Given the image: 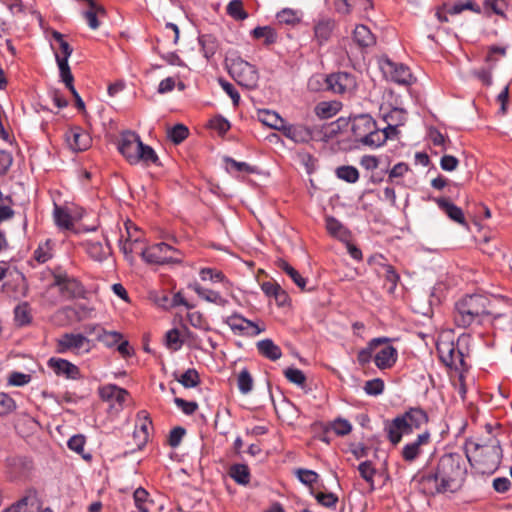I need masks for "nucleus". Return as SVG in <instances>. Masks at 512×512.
Returning <instances> with one entry per match:
<instances>
[{
    "mask_svg": "<svg viewBox=\"0 0 512 512\" xmlns=\"http://www.w3.org/2000/svg\"><path fill=\"white\" fill-rule=\"evenodd\" d=\"M389 342L387 337L373 338L368 346L358 352L357 360L360 364L364 365L371 361L373 351L381 344Z\"/></svg>",
    "mask_w": 512,
    "mask_h": 512,
    "instance_id": "obj_33",
    "label": "nucleus"
},
{
    "mask_svg": "<svg viewBox=\"0 0 512 512\" xmlns=\"http://www.w3.org/2000/svg\"><path fill=\"white\" fill-rule=\"evenodd\" d=\"M189 288L192 289L201 299L209 303H213L221 307L226 306L228 303V300L219 292L205 288L197 282L190 284Z\"/></svg>",
    "mask_w": 512,
    "mask_h": 512,
    "instance_id": "obj_22",
    "label": "nucleus"
},
{
    "mask_svg": "<svg viewBox=\"0 0 512 512\" xmlns=\"http://www.w3.org/2000/svg\"><path fill=\"white\" fill-rule=\"evenodd\" d=\"M358 471L360 476L370 485V490L373 491L376 469L372 465V462L369 460L361 462L358 466Z\"/></svg>",
    "mask_w": 512,
    "mask_h": 512,
    "instance_id": "obj_45",
    "label": "nucleus"
},
{
    "mask_svg": "<svg viewBox=\"0 0 512 512\" xmlns=\"http://www.w3.org/2000/svg\"><path fill=\"white\" fill-rule=\"evenodd\" d=\"M188 135L189 130L183 124H176L168 131V137L174 144H180Z\"/></svg>",
    "mask_w": 512,
    "mask_h": 512,
    "instance_id": "obj_51",
    "label": "nucleus"
},
{
    "mask_svg": "<svg viewBox=\"0 0 512 512\" xmlns=\"http://www.w3.org/2000/svg\"><path fill=\"white\" fill-rule=\"evenodd\" d=\"M364 391L371 396H378L384 391V381L380 378H375L366 381Z\"/></svg>",
    "mask_w": 512,
    "mask_h": 512,
    "instance_id": "obj_55",
    "label": "nucleus"
},
{
    "mask_svg": "<svg viewBox=\"0 0 512 512\" xmlns=\"http://www.w3.org/2000/svg\"><path fill=\"white\" fill-rule=\"evenodd\" d=\"M55 59L59 68V75L61 81L65 84L66 88L71 85H74V77L71 73L68 60H66L65 58H60V54L58 53H55Z\"/></svg>",
    "mask_w": 512,
    "mask_h": 512,
    "instance_id": "obj_39",
    "label": "nucleus"
},
{
    "mask_svg": "<svg viewBox=\"0 0 512 512\" xmlns=\"http://www.w3.org/2000/svg\"><path fill=\"white\" fill-rule=\"evenodd\" d=\"M351 122V131L356 141L371 148H377L386 142L387 135L380 131L370 115L354 116Z\"/></svg>",
    "mask_w": 512,
    "mask_h": 512,
    "instance_id": "obj_5",
    "label": "nucleus"
},
{
    "mask_svg": "<svg viewBox=\"0 0 512 512\" xmlns=\"http://www.w3.org/2000/svg\"><path fill=\"white\" fill-rule=\"evenodd\" d=\"M296 473L299 481L305 485L311 486L317 482L318 474L313 470L298 469Z\"/></svg>",
    "mask_w": 512,
    "mask_h": 512,
    "instance_id": "obj_61",
    "label": "nucleus"
},
{
    "mask_svg": "<svg viewBox=\"0 0 512 512\" xmlns=\"http://www.w3.org/2000/svg\"><path fill=\"white\" fill-rule=\"evenodd\" d=\"M380 68L388 79L397 84L410 85L412 83V73L409 67L402 63L386 58L381 61Z\"/></svg>",
    "mask_w": 512,
    "mask_h": 512,
    "instance_id": "obj_11",
    "label": "nucleus"
},
{
    "mask_svg": "<svg viewBox=\"0 0 512 512\" xmlns=\"http://www.w3.org/2000/svg\"><path fill=\"white\" fill-rule=\"evenodd\" d=\"M276 19L280 24H286L294 26L301 21L299 11L291 8H284L276 14Z\"/></svg>",
    "mask_w": 512,
    "mask_h": 512,
    "instance_id": "obj_42",
    "label": "nucleus"
},
{
    "mask_svg": "<svg viewBox=\"0 0 512 512\" xmlns=\"http://www.w3.org/2000/svg\"><path fill=\"white\" fill-rule=\"evenodd\" d=\"M52 38L59 44V49L62 53V55H60V58H65L66 60H68L73 52V48L67 41L64 40L63 34L58 31H53Z\"/></svg>",
    "mask_w": 512,
    "mask_h": 512,
    "instance_id": "obj_54",
    "label": "nucleus"
},
{
    "mask_svg": "<svg viewBox=\"0 0 512 512\" xmlns=\"http://www.w3.org/2000/svg\"><path fill=\"white\" fill-rule=\"evenodd\" d=\"M397 350L392 345L381 348L374 356V363L379 369L391 368L397 360Z\"/></svg>",
    "mask_w": 512,
    "mask_h": 512,
    "instance_id": "obj_23",
    "label": "nucleus"
},
{
    "mask_svg": "<svg viewBox=\"0 0 512 512\" xmlns=\"http://www.w3.org/2000/svg\"><path fill=\"white\" fill-rule=\"evenodd\" d=\"M186 434L185 428L181 426L174 427L169 434L168 443L172 448L180 445L184 435Z\"/></svg>",
    "mask_w": 512,
    "mask_h": 512,
    "instance_id": "obj_63",
    "label": "nucleus"
},
{
    "mask_svg": "<svg viewBox=\"0 0 512 512\" xmlns=\"http://www.w3.org/2000/svg\"><path fill=\"white\" fill-rule=\"evenodd\" d=\"M137 164L143 163L145 166H149L151 164L160 166V160L155 150L142 142L141 148L137 154Z\"/></svg>",
    "mask_w": 512,
    "mask_h": 512,
    "instance_id": "obj_35",
    "label": "nucleus"
},
{
    "mask_svg": "<svg viewBox=\"0 0 512 512\" xmlns=\"http://www.w3.org/2000/svg\"><path fill=\"white\" fill-rule=\"evenodd\" d=\"M332 430L338 436L348 435L352 431L351 423L341 417L328 424L327 430Z\"/></svg>",
    "mask_w": 512,
    "mask_h": 512,
    "instance_id": "obj_47",
    "label": "nucleus"
},
{
    "mask_svg": "<svg viewBox=\"0 0 512 512\" xmlns=\"http://www.w3.org/2000/svg\"><path fill=\"white\" fill-rule=\"evenodd\" d=\"M224 323L238 336L255 337L265 331L264 326L260 327L257 323L246 319L239 313L228 316Z\"/></svg>",
    "mask_w": 512,
    "mask_h": 512,
    "instance_id": "obj_9",
    "label": "nucleus"
},
{
    "mask_svg": "<svg viewBox=\"0 0 512 512\" xmlns=\"http://www.w3.org/2000/svg\"><path fill=\"white\" fill-rule=\"evenodd\" d=\"M435 202L437 203L438 207L448 216L449 219L463 227H468L464 213L460 207L456 206L448 198L445 197L436 198Z\"/></svg>",
    "mask_w": 512,
    "mask_h": 512,
    "instance_id": "obj_20",
    "label": "nucleus"
},
{
    "mask_svg": "<svg viewBox=\"0 0 512 512\" xmlns=\"http://www.w3.org/2000/svg\"><path fill=\"white\" fill-rule=\"evenodd\" d=\"M14 320L21 327L31 323V308L28 302H22L14 308Z\"/></svg>",
    "mask_w": 512,
    "mask_h": 512,
    "instance_id": "obj_37",
    "label": "nucleus"
},
{
    "mask_svg": "<svg viewBox=\"0 0 512 512\" xmlns=\"http://www.w3.org/2000/svg\"><path fill=\"white\" fill-rule=\"evenodd\" d=\"M228 474L239 485H247L250 482L251 474L246 464L231 465Z\"/></svg>",
    "mask_w": 512,
    "mask_h": 512,
    "instance_id": "obj_32",
    "label": "nucleus"
},
{
    "mask_svg": "<svg viewBox=\"0 0 512 512\" xmlns=\"http://www.w3.org/2000/svg\"><path fill=\"white\" fill-rule=\"evenodd\" d=\"M466 459L480 474H493L500 466L503 451L495 437L484 443L467 440L465 442Z\"/></svg>",
    "mask_w": 512,
    "mask_h": 512,
    "instance_id": "obj_2",
    "label": "nucleus"
},
{
    "mask_svg": "<svg viewBox=\"0 0 512 512\" xmlns=\"http://www.w3.org/2000/svg\"><path fill=\"white\" fill-rule=\"evenodd\" d=\"M505 55H506L505 47L491 46L488 49V53L485 57V61H486V63L489 64L490 68H493L499 59L498 56L504 57Z\"/></svg>",
    "mask_w": 512,
    "mask_h": 512,
    "instance_id": "obj_56",
    "label": "nucleus"
},
{
    "mask_svg": "<svg viewBox=\"0 0 512 512\" xmlns=\"http://www.w3.org/2000/svg\"><path fill=\"white\" fill-rule=\"evenodd\" d=\"M260 121L273 129L279 130L282 132L286 122L283 118L279 116L276 112L264 110L260 113Z\"/></svg>",
    "mask_w": 512,
    "mask_h": 512,
    "instance_id": "obj_38",
    "label": "nucleus"
},
{
    "mask_svg": "<svg viewBox=\"0 0 512 512\" xmlns=\"http://www.w3.org/2000/svg\"><path fill=\"white\" fill-rule=\"evenodd\" d=\"M256 346L259 354L271 361H276L282 357L281 348L271 339L260 340L257 342Z\"/></svg>",
    "mask_w": 512,
    "mask_h": 512,
    "instance_id": "obj_25",
    "label": "nucleus"
},
{
    "mask_svg": "<svg viewBox=\"0 0 512 512\" xmlns=\"http://www.w3.org/2000/svg\"><path fill=\"white\" fill-rule=\"evenodd\" d=\"M133 499L138 512H151L153 501L149 499V493L144 488H137L133 493Z\"/></svg>",
    "mask_w": 512,
    "mask_h": 512,
    "instance_id": "obj_36",
    "label": "nucleus"
},
{
    "mask_svg": "<svg viewBox=\"0 0 512 512\" xmlns=\"http://www.w3.org/2000/svg\"><path fill=\"white\" fill-rule=\"evenodd\" d=\"M170 252L180 254L179 250L164 242H160L141 250L140 255L147 264H180L181 258L171 257Z\"/></svg>",
    "mask_w": 512,
    "mask_h": 512,
    "instance_id": "obj_8",
    "label": "nucleus"
},
{
    "mask_svg": "<svg viewBox=\"0 0 512 512\" xmlns=\"http://www.w3.org/2000/svg\"><path fill=\"white\" fill-rule=\"evenodd\" d=\"M225 65L229 75L241 86L247 89L257 87L259 73L256 67L237 55L227 56Z\"/></svg>",
    "mask_w": 512,
    "mask_h": 512,
    "instance_id": "obj_6",
    "label": "nucleus"
},
{
    "mask_svg": "<svg viewBox=\"0 0 512 512\" xmlns=\"http://www.w3.org/2000/svg\"><path fill=\"white\" fill-rule=\"evenodd\" d=\"M443 10L450 15H457L462 13L464 10H471L475 13H480L481 8L473 1L466 0L465 2L456 3H444Z\"/></svg>",
    "mask_w": 512,
    "mask_h": 512,
    "instance_id": "obj_30",
    "label": "nucleus"
},
{
    "mask_svg": "<svg viewBox=\"0 0 512 512\" xmlns=\"http://www.w3.org/2000/svg\"><path fill=\"white\" fill-rule=\"evenodd\" d=\"M226 13L236 21H243L248 18L242 0H231L226 7Z\"/></svg>",
    "mask_w": 512,
    "mask_h": 512,
    "instance_id": "obj_41",
    "label": "nucleus"
},
{
    "mask_svg": "<svg viewBox=\"0 0 512 512\" xmlns=\"http://www.w3.org/2000/svg\"><path fill=\"white\" fill-rule=\"evenodd\" d=\"M174 403L186 415H193L198 409V404L195 401H187L176 397Z\"/></svg>",
    "mask_w": 512,
    "mask_h": 512,
    "instance_id": "obj_57",
    "label": "nucleus"
},
{
    "mask_svg": "<svg viewBox=\"0 0 512 512\" xmlns=\"http://www.w3.org/2000/svg\"><path fill=\"white\" fill-rule=\"evenodd\" d=\"M142 141L139 135L132 131H125L120 135L118 151L131 165L137 164V154L141 148Z\"/></svg>",
    "mask_w": 512,
    "mask_h": 512,
    "instance_id": "obj_12",
    "label": "nucleus"
},
{
    "mask_svg": "<svg viewBox=\"0 0 512 512\" xmlns=\"http://www.w3.org/2000/svg\"><path fill=\"white\" fill-rule=\"evenodd\" d=\"M384 120L388 124V131H395V126H401L406 121V112L401 108H393L384 116Z\"/></svg>",
    "mask_w": 512,
    "mask_h": 512,
    "instance_id": "obj_40",
    "label": "nucleus"
},
{
    "mask_svg": "<svg viewBox=\"0 0 512 512\" xmlns=\"http://www.w3.org/2000/svg\"><path fill=\"white\" fill-rule=\"evenodd\" d=\"M99 341L103 342L107 347L116 346L123 338V335L117 331H106L104 329H100V332L97 335Z\"/></svg>",
    "mask_w": 512,
    "mask_h": 512,
    "instance_id": "obj_48",
    "label": "nucleus"
},
{
    "mask_svg": "<svg viewBox=\"0 0 512 512\" xmlns=\"http://www.w3.org/2000/svg\"><path fill=\"white\" fill-rule=\"evenodd\" d=\"M325 222L326 229L331 236L341 241L347 240L350 236L348 229L336 218L329 216L326 218Z\"/></svg>",
    "mask_w": 512,
    "mask_h": 512,
    "instance_id": "obj_29",
    "label": "nucleus"
},
{
    "mask_svg": "<svg viewBox=\"0 0 512 512\" xmlns=\"http://www.w3.org/2000/svg\"><path fill=\"white\" fill-rule=\"evenodd\" d=\"M339 101H322L315 106V114L321 119H329L335 116L341 109Z\"/></svg>",
    "mask_w": 512,
    "mask_h": 512,
    "instance_id": "obj_28",
    "label": "nucleus"
},
{
    "mask_svg": "<svg viewBox=\"0 0 512 512\" xmlns=\"http://www.w3.org/2000/svg\"><path fill=\"white\" fill-rule=\"evenodd\" d=\"M175 379L185 388H194L200 384V375L194 368L186 370L180 377Z\"/></svg>",
    "mask_w": 512,
    "mask_h": 512,
    "instance_id": "obj_43",
    "label": "nucleus"
},
{
    "mask_svg": "<svg viewBox=\"0 0 512 512\" xmlns=\"http://www.w3.org/2000/svg\"><path fill=\"white\" fill-rule=\"evenodd\" d=\"M284 376L286 377V379L299 386V387H304L305 386V383H306V376L304 374V372L298 368H295V367H288L284 370Z\"/></svg>",
    "mask_w": 512,
    "mask_h": 512,
    "instance_id": "obj_49",
    "label": "nucleus"
},
{
    "mask_svg": "<svg viewBox=\"0 0 512 512\" xmlns=\"http://www.w3.org/2000/svg\"><path fill=\"white\" fill-rule=\"evenodd\" d=\"M316 500L319 504L327 508H335L338 497L334 493H323L319 492L315 495Z\"/></svg>",
    "mask_w": 512,
    "mask_h": 512,
    "instance_id": "obj_59",
    "label": "nucleus"
},
{
    "mask_svg": "<svg viewBox=\"0 0 512 512\" xmlns=\"http://www.w3.org/2000/svg\"><path fill=\"white\" fill-rule=\"evenodd\" d=\"M210 127L224 135L230 129V122L222 116H217L210 120Z\"/></svg>",
    "mask_w": 512,
    "mask_h": 512,
    "instance_id": "obj_62",
    "label": "nucleus"
},
{
    "mask_svg": "<svg viewBox=\"0 0 512 512\" xmlns=\"http://www.w3.org/2000/svg\"><path fill=\"white\" fill-rule=\"evenodd\" d=\"M56 349L58 353H88L91 349L90 340L82 334L65 333L57 340Z\"/></svg>",
    "mask_w": 512,
    "mask_h": 512,
    "instance_id": "obj_13",
    "label": "nucleus"
},
{
    "mask_svg": "<svg viewBox=\"0 0 512 512\" xmlns=\"http://www.w3.org/2000/svg\"><path fill=\"white\" fill-rule=\"evenodd\" d=\"M53 218L58 228L63 230H71L74 226L73 218L68 209L54 204Z\"/></svg>",
    "mask_w": 512,
    "mask_h": 512,
    "instance_id": "obj_27",
    "label": "nucleus"
},
{
    "mask_svg": "<svg viewBox=\"0 0 512 512\" xmlns=\"http://www.w3.org/2000/svg\"><path fill=\"white\" fill-rule=\"evenodd\" d=\"M466 458L459 453H446L437 463L436 471L421 477V485L426 493L440 494L457 492L467 476Z\"/></svg>",
    "mask_w": 512,
    "mask_h": 512,
    "instance_id": "obj_1",
    "label": "nucleus"
},
{
    "mask_svg": "<svg viewBox=\"0 0 512 512\" xmlns=\"http://www.w3.org/2000/svg\"><path fill=\"white\" fill-rule=\"evenodd\" d=\"M238 389L242 394H248L253 389V378L247 368L242 369L237 377Z\"/></svg>",
    "mask_w": 512,
    "mask_h": 512,
    "instance_id": "obj_46",
    "label": "nucleus"
},
{
    "mask_svg": "<svg viewBox=\"0 0 512 512\" xmlns=\"http://www.w3.org/2000/svg\"><path fill=\"white\" fill-rule=\"evenodd\" d=\"M31 381V376L22 372L14 371L8 377V384L12 386H24Z\"/></svg>",
    "mask_w": 512,
    "mask_h": 512,
    "instance_id": "obj_60",
    "label": "nucleus"
},
{
    "mask_svg": "<svg viewBox=\"0 0 512 512\" xmlns=\"http://www.w3.org/2000/svg\"><path fill=\"white\" fill-rule=\"evenodd\" d=\"M430 438L431 434L428 430L419 434L413 442L408 443L403 447L401 452L402 458L406 462H413L421 454V447L430 442Z\"/></svg>",
    "mask_w": 512,
    "mask_h": 512,
    "instance_id": "obj_18",
    "label": "nucleus"
},
{
    "mask_svg": "<svg viewBox=\"0 0 512 512\" xmlns=\"http://www.w3.org/2000/svg\"><path fill=\"white\" fill-rule=\"evenodd\" d=\"M490 299L482 294L466 295L455 304L454 320L457 326L467 328L481 325L492 315Z\"/></svg>",
    "mask_w": 512,
    "mask_h": 512,
    "instance_id": "obj_3",
    "label": "nucleus"
},
{
    "mask_svg": "<svg viewBox=\"0 0 512 512\" xmlns=\"http://www.w3.org/2000/svg\"><path fill=\"white\" fill-rule=\"evenodd\" d=\"M65 139L70 149L75 152L87 150L92 143L89 133L79 126L71 127L67 130Z\"/></svg>",
    "mask_w": 512,
    "mask_h": 512,
    "instance_id": "obj_15",
    "label": "nucleus"
},
{
    "mask_svg": "<svg viewBox=\"0 0 512 512\" xmlns=\"http://www.w3.org/2000/svg\"><path fill=\"white\" fill-rule=\"evenodd\" d=\"M165 344L169 349L174 351H177L182 347L183 341L180 339V332L178 329L174 328L166 332Z\"/></svg>",
    "mask_w": 512,
    "mask_h": 512,
    "instance_id": "obj_53",
    "label": "nucleus"
},
{
    "mask_svg": "<svg viewBox=\"0 0 512 512\" xmlns=\"http://www.w3.org/2000/svg\"><path fill=\"white\" fill-rule=\"evenodd\" d=\"M86 443V439L82 434H77L72 436L68 442L67 446L70 450L76 452L77 454L81 455L83 459L90 460L91 455L90 454H84V446Z\"/></svg>",
    "mask_w": 512,
    "mask_h": 512,
    "instance_id": "obj_44",
    "label": "nucleus"
},
{
    "mask_svg": "<svg viewBox=\"0 0 512 512\" xmlns=\"http://www.w3.org/2000/svg\"><path fill=\"white\" fill-rule=\"evenodd\" d=\"M336 175L339 179L348 183H355L359 179V172L353 166H340L336 169Z\"/></svg>",
    "mask_w": 512,
    "mask_h": 512,
    "instance_id": "obj_50",
    "label": "nucleus"
},
{
    "mask_svg": "<svg viewBox=\"0 0 512 512\" xmlns=\"http://www.w3.org/2000/svg\"><path fill=\"white\" fill-rule=\"evenodd\" d=\"M138 417L140 420V423L136 425L135 430L138 432H142L145 435L149 436V428L152 426V421L148 417V414L146 411H140L138 413Z\"/></svg>",
    "mask_w": 512,
    "mask_h": 512,
    "instance_id": "obj_64",
    "label": "nucleus"
},
{
    "mask_svg": "<svg viewBox=\"0 0 512 512\" xmlns=\"http://www.w3.org/2000/svg\"><path fill=\"white\" fill-rule=\"evenodd\" d=\"M428 421L429 416L426 411L420 407H411L386 424L387 438L393 445H397L404 434H411L414 430L421 429Z\"/></svg>",
    "mask_w": 512,
    "mask_h": 512,
    "instance_id": "obj_4",
    "label": "nucleus"
},
{
    "mask_svg": "<svg viewBox=\"0 0 512 512\" xmlns=\"http://www.w3.org/2000/svg\"><path fill=\"white\" fill-rule=\"evenodd\" d=\"M16 408L15 401L8 394L0 392V416L9 414Z\"/></svg>",
    "mask_w": 512,
    "mask_h": 512,
    "instance_id": "obj_58",
    "label": "nucleus"
},
{
    "mask_svg": "<svg viewBox=\"0 0 512 512\" xmlns=\"http://www.w3.org/2000/svg\"><path fill=\"white\" fill-rule=\"evenodd\" d=\"M201 51L207 60H210L218 50V42L216 37L211 34H203L198 38Z\"/></svg>",
    "mask_w": 512,
    "mask_h": 512,
    "instance_id": "obj_34",
    "label": "nucleus"
},
{
    "mask_svg": "<svg viewBox=\"0 0 512 512\" xmlns=\"http://www.w3.org/2000/svg\"><path fill=\"white\" fill-rule=\"evenodd\" d=\"M282 133L295 143H308L313 139V130L303 124H285Z\"/></svg>",
    "mask_w": 512,
    "mask_h": 512,
    "instance_id": "obj_17",
    "label": "nucleus"
},
{
    "mask_svg": "<svg viewBox=\"0 0 512 512\" xmlns=\"http://www.w3.org/2000/svg\"><path fill=\"white\" fill-rule=\"evenodd\" d=\"M437 352L441 361L450 368L459 370L464 368L465 360L463 352L454 342H442L437 345Z\"/></svg>",
    "mask_w": 512,
    "mask_h": 512,
    "instance_id": "obj_14",
    "label": "nucleus"
},
{
    "mask_svg": "<svg viewBox=\"0 0 512 512\" xmlns=\"http://www.w3.org/2000/svg\"><path fill=\"white\" fill-rule=\"evenodd\" d=\"M53 282L51 287H57L60 296L64 300H73L76 298H85L86 289L84 285L74 276L69 275L62 269H56L53 273Z\"/></svg>",
    "mask_w": 512,
    "mask_h": 512,
    "instance_id": "obj_7",
    "label": "nucleus"
},
{
    "mask_svg": "<svg viewBox=\"0 0 512 512\" xmlns=\"http://www.w3.org/2000/svg\"><path fill=\"white\" fill-rule=\"evenodd\" d=\"M99 396L103 401H116L122 404L125 402L128 392L115 384H107L99 388Z\"/></svg>",
    "mask_w": 512,
    "mask_h": 512,
    "instance_id": "obj_24",
    "label": "nucleus"
},
{
    "mask_svg": "<svg viewBox=\"0 0 512 512\" xmlns=\"http://www.w3.org/2000/svg\"><path fill=\"white\" fill-rule=\"evenodd\" d=\"M47 364L58 376H65L68 379H78L80 377L79 368L68 360L52 357Z\"/></svg>",
    "mask_w": 512,
    "mask_h": 512,
    "instance_id": "obj_16",
    "label": "nucleus"
},
{
    "mask_svg": "<svg viewBox=\"0 0 512 512\" xmlns=\"http://www.w3.org/2000/svg\"><path fill=\"white\" fill-rule=\"evenodd\" d=\"M335 21L331 18H321L314 25V38L322 46L326 44L334 31Z\"/></svg>",
    "mask_w": 512,
    "mask_h": 512,
    "instance_id": "obj_21",
    "label": "nucleus"
},
{
    "mask_svg": "<svg viewBox=\"0 0 512 512\" xmlns=\"http://www.w3.org/2000/svg\"><path fill=\"white\" fill-rule=\"evenodd\" d=\"M106 242L105 245L100 240L89 239L83 243L85 251L93 260L102 262L111 254V247L107 240L104 238Z\"/></svg>",
    "mask_w": 512,
    "mask_h": 512,
    "instance_id": "obj_19",
    "label": "nucleus"
},
{
    "mask_svg": "<svg viewBox=\"0 0 512 512\" xmlns=\"http://www.w3.org/2000/svg\"><path fill=\"white\" fill-rule=\"evenodd\" d=\"M353 40L361 48L373 46L376 38L370 29L365 25H357L353 31Z\"/></svg>",
    "mask_w": 512,
    "mask_h": 512,
    "instance_id": "obj_26",
    "label": "nucleus"
},
{
    "mask_svg": "<svg viewBox=\"0 0 512 512\" xmlns=\"http://www.w3.org/2000/svg\"><path fill=\"white\" fill-rule=\"evenodd\" d=\"M251 36L254 39L263 38V44L266 46L272 45L278 40V34L271 26H257L251 31Z\"/></svg>",
    "mask_w": 512,
    "mask_h": 512,
    "instance_id": "obj_31",
    "label": "nucleus"
},
{
    "mask_svg": "<svg viewBox=\"0 0 512 512\" xmlns=\"http://www.w3.org/2000/svg\"><path fill=\"white\" fill-rule=\"evenodd\" d=\"M199 276L202 281H211L213 283L223 282L226 277L225 275L213 268H202L199 271Z\"/></svg>",
    "mask_w": 512,
    "mask_h": 512,
    "instance_id": "obj_52",
    "label": "nucleus"
},
{
    "mask_svg": "<svg viewBox=\"0 0 512 512\" xmlns=\"http://www.w3.org/2000/svg\"><path fill=\"white\" fill-rule=\"evenodd\" d=\"M325 82L327 90L336 94H350L357 87L354 75L348 72L331 73L326 76Z\"/></svg>",
    "mask_w": 512,
    "mask_h": 512,
    "instance_id": "obj_10",
    "label": "nucleus"
}]
</instances>
